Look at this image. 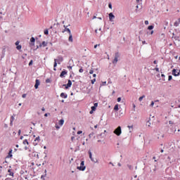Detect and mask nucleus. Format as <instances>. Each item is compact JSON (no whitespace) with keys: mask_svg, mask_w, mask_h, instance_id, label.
<instances>
[{"mask_svg":"<svg viewBox=\"0 0 180 180\" xmlns=\"http://www.w3.org/2000/svg\"><path fill=\"white\" fill-rule=\"evenodd\" d=\"M77 169L79 171H84L86 169L84 161H82L80 163V166H77Z\"/></svg>","mask_w":180,"mask_h":180,"instance_id":"nucleus-1","label":"nucleus"},{"mask_svg":"<svg viewBox=\"0 0 180 180\" xmlns=\"http://www.w3.org/2000/svg\"><path fill=\"white\" fill-rule=\"evenodd\" d=\"M113 133L116 136H120L122 134L121 127L119 126L117 129H115V131H113Z\"/></svg>","mask_w":180,"mask_h":180,"instance_id":"nucleus-2","label":"nucleus"},{"mask_svg":"<svg viewBox=\"0 0 180 180\" xmlns=\"http://www.w3.org/2000/svg\"><path fill=\"white\" fill-rule=\"evenodd\" d=\"M119 58H120V55H119L118 52H116L115 55V59H113V60H112V64H114V65L117 64Z\"/></svg>","mask_w":180,"mask_h":180,"instance_id":"nucleus-3","label":"nucleus"},{"mask_svg":"<svg viewBox=\"0 0 180 180\" xmlns=\"http://www.w3.org/2000/svg\"><path fill=\"white\" fill-rule=\"evenodd\" d=\"M172 74L175 77H177L180 75V71L179 70L173 69V71H172Z\"/></svg>","mask_w":180,"mask_h":180,"instance_id":"nucleus-4","label":"nucleus"},{"mask_svg":"<svg viewBox=\"0 0 180 180\" xmlns=\"http://www.w3.org/2000/svg\"><path fill=\"white\" fill-rule=\"evenodd\" d=\"M39 142H40V136H38V137L35 138V140L34 141L33 145L34 146H36L39 144Z\"/></svg>","mask_w":180,"mask_h":180,"instance_id":"nucleus-5","label":"nucleus"},{"mask_svg":"<svg viewBox=\"0 0 180 180\" xmlns=\"http://www.w3.org/2000/svg\"><path fill=\"white\" fill-rule=\"evenodd\" d=\"M72 85V82L71 80H68V84H64L63 86H65V89H68V88L71 87Z\"/></svg>","mask_w":180,"mask_h":180,"instance_id":"nucleus-6","label":"nucleus"},{"mask_svg":"<svg viewBox=\"0 0 180 180\" xmlns=\"http://www.w3.org/2000/svg\"><path fill=\"white\" fill-rule=\"evenodd\" d=\"M63 27L65 29L62 31V33H65V32H67L69 34H72L70 29L67 28L65 25H63Z\"/></svg>","mask_w":180,"mask_h":180,"instance_id":"nucleus-7","label":"nucleus"},{"mask_svg":"<svg viewBox=\"0 0 180 180\" xmlns=\"http://www.w3.org/2000/svg\"><path fill=\"white\" fill-rule=\"evenodd\" d=\"M68 75V71L63 70L61 72L60 75V77L63 78L65 77V75Z\"/></svg>","mask_w":180,"mask_h":180,"instance_id":"nucleus-8","label":"nucleus"},{"mask_svg":"<svg viewBox=\"0 0 180 180\" xmlns=\"http://www.w3.org/2000/svg\"><path fill=\"white\" fill-rule=\"evenodd\" d=\"M39 85H40V82H39V79L35 80V86H34V87H35L36 89H38V87H39Z\"/></svg>","mask_w":180,"mask_h":180,"instance_id":"nucleus-9","label":"nucleus"},{"mask_svg":"<svg viewBox=\"0 0 180 180\" xmlns=\"http://www.w3.org/2000/svg\"><path fill=\"white\" fill-rule=\"evenodd\" d=\"M68 41L71 43L73 42V36L72 33L69 34Z\"/></svg>","mask_w":180,"mask_h":180,"instance_id":"nucleus-10","label":"nucleus"},{"mask_svg":"<svg viewBox=\"0 0 180 180\" xmlns=\"http://www.w3.org/2000/svg\"><path fill=\"white\" fill-rule=\"evenodd\" d=\"M179 25H180V18H178V20L174 22V27H179Z\"/></svg>","mask_w":180,"mask_h":180,"instance_id":"nucleus-11","label":"nucleus"},{"mask_svg":"<svg viewBox=\"0 0 180 180\" xmlns=\"http://www.w3.org/2000/svg\"><path fill=\"white\" fill-rule=\"evenodd\" d=\"M57 67V59H54V63H53V70L56 71V68Z\"/></svg>","mask_w":180,"mask_h":180,"instance_id":"nucleus-12","label":"nucleus"},{"mask_svg":"<svg viewBox=\"0 0 180 180\" xmlns=\"http://www.w3.org/2000/svg\"><path fill=\"white\" fill-rule=\"evenodd\" d=\"M109 18H110V21H112V20H113L115 18V16L112 14V13H109Z\"/></svg>","mask_w":180,"mask_h":180,"instance_id":"nucleus-13","label":"nucleus"},{"mask_svg":"<svg viewBox=\"0 0 180 180\" xmlns=\"http://www.w3.org/2000/svg\"><path fill=\"white\" fill-rule=\"evenodd\" d=\"M46 47L47 46V42H46L45 41H42V44H39V47Z\"/></svg>","mask_w":180,"mask_h":180,"instance_id":"nucleus-14","label":"nucleus"},{"mask_svg":"<svg viewBox=\"0 0 180 180\" xmlns=\"http://www.w3.org/2000/svg\"><path fill=\"white\" fill-rule=\"evenodd\" d=\"M89 158L92 162H95V160L92 157V153L91 151H89Z\"/></svg>","mask_w":180,"mask_h":180,"instance_id":"nucleus-15","label":"nucleus"},{"mask_svg":"<svg viewBox=\"0 0 180 180\" xmlns=\"http://www.w3.org/2000/svg\"><path fill=\"white\" fill-rule=\"evenodd\" d=\"M60 96L61 98H68V95L66 94H65V93H61Z\"/></svg>","mask_w":180,"mask_h":180,"instance_id":"nucleus-16","label":"nucleus"},{"mask_svg":"<svg viewBox=\"0 0 180 180\" xmlns=\"http://www.w3.org/2000/svg\"><path fill=\"white\" fill-rule=\"evenodd\" d=\"M12 152H13L12 150H11L9 151L8 155L6 156V158H12V156H13Z\"/></svg>","mask_w":180,"mask_h":180,"instance_id":"nucleus-17","label":"nucleus"},{"mask_svg":"<svg viewBox=\"0 0 180 180\" xmlns=\"http://www.w3.org/2000/svg\"><path fill=\"white\" fill-rule=\"evenodd\" d=\"M64 123H65V121H64V120H59V122H58V124H59V126H63V124H64Z\"/></svg>","mask_w":180,"mask_h":180,"instance_id":"nucleus-18","label":"nucleus"},{"mask_svg":"<svg viewBox=\"0 0 180 180\" xmlns=\"http://www.w3.org/2000/svg\"><path fill=\"white\" fill-rule=\"evenodd\" d=\"M14 120H15L14 116H11V123H10L11 126H13V123Z\"/></svg>","mask_w":180,"mask_h":180,"instance_id":"nucleus-19","label":"nucleus"},{"mask_svg":"<svg viewBox=\"0 0 180 180\" xmlns=\"http://www.w3.org/2000/svg\"><path fill=\"white\" fill-rule=\"evenodd\" d=\"M8 172L9 173V176H13L14 173L12 172L11 169H8Z\"/></svg>","mask_w":180,"mask_h":180,"instance_id":"nucleus-20","label":"nucleus"},{"mask_svg":"<svg viewBox=\"0 0 180 180\" xmlns=\"http://www.w3.org/2000/svg\"><path fill=\"white\" fill-rule=\"evenodd\" d=\"M23 144H24V145H29L28 141H27V139H25V140L23 141Z\"/></svg>","mask_w":180,"mask_h":180,"instance_id":"nucleus-21","label":"nucleus"},{"mask_svg":"<svg viewBox=\"0 0 180 180\" xmlns=\"http://www.w3.org/2000/svg\"><path fill=\"white\" fill-rule=\"evenodd\" d=\"M30 41H31L32 43H34L33 45H34L35 38L32 37L31 38Z\"/></svg>","mask_w":180,"mask_h":180,"instance_id":"nucleus-22","label":"nucleus"},{"mask_svg":"<svg viewBox=\"0 0 180 180\" xmlns=\"http://www.w3.org/2000/svg\"><path fill=\"white\" fill-rule=\"evenodd\" d=\"M114 110L117 111L119 110V108H118V104L115 105V107H114Z\"/></svg>","mask_w":180,"mask_h":180,"instance_id":"nucleus-23","label":"nucleus"},{"mask_svg":"<svg viewBox=\"0 0 180 180\" xmlns=\"http://www.w3.org/2000/svg\"><path fill=\"white\" fill-rule=\"evenodd\" d=\"M94 135H95V134H94V132L91 133V134L89 135V139H91Z\"/></svg>","mask_w":180,"mask_h":180,"instance_id":"nucleus-24","label":"nucleus"},{"mask_svg":"<svg viewBox=\"0 0 180 180\" xmlns=\"http://www.w3.org/2000/svg\"><path fill=\"white\" fill-rule=\"evenodd\" d=\"M153 28H154V26H153V25H150V26H148V29L149 30H153Z\"/></svg>","mask_w":180,"mask_h":180,"instance_id":"nucleus-25","label":"nucleus"},{"mask_svg":"<svg viewBox=\"0 0 180 180\" xmlns=\"http://www.w3.org/2000/svg\"><path fill=\"white\" fill-rule=\"evenodd\" d=\"M44 34L45 35H48V34H49V30H44Z\"/></svg>","mask_w":180,"mask_h":180,"instance_id":"nucleus-26","label":"nucleus"},{"mask_svg":"<svg viewBox=\"0 0 180 180\" xmlns=\"http://www.w3.org/2000/svg\"><path fill=\"white\" fill-rule=\"evenodd\" d=\"M16 49H17L18 50H21V49H22V45H18L17 47H16Z\"/></svg>","mask_w":180,"mask_h":180,"instance_id":"nucleus-27","label":"nucleus"},{"mask_svg":"<svg viewBox=\"0 0 180 180\" xmlns=\"http://www.w3.org/2000/svg\"><path fill=\"white\" fill-rule=\"evenodd\" d=\"M91 82V84H94L95 82H96V79H92Z\"/></svg>","mask_w":180,"mask_h":180,"instance_id":"nucleus-28","label":"nucleus"},{"mask_svg":"<svg viewBox=\"0 0 180 180\" xmlns=\"http://www.w3.org/2000/svg\"><path fill=\"white\" fill-rule=\"evenodd\" d=\"M91 108V110H93V111L96 110V108L95 106H92Z\"/></svg>","mask_w":180,"mask_h":180,"instance_id":"nucleus-29","label":"nucleus"},{"mask_svg":"<svg viewBox=\"0 0 180 180\" xmlns=\"http://www.w3.org/2000/svg\"><path fill=\"white\" fill-rule=\"evenodd\" d=\"M55 127L56 129H60V127L59 125H58L57 124H56Z\"/></svg>","mask_w":180,"mask_h":180,"instance_id":"nucleus-30","label":"nucleus"},{"mask_svg":"<svg viewBox=\"0 0 180 180\" xmlns=\"http://www.w3.org/2000/svg\"><path fill=\"white\" fill-rule=\"evenodd\" d=\"M143 98H145V96H144V95H143V96H141V97L139 98V101H141Z\"/></svg>","mask_w":180,"mask_h":180,"instance_id":"nucleus-31","label":"nucleus"},{"mask_svg":"<svg viewBox=\"0 0 180 180\" xmlns=\"http://www.w3.org/2000/svg\"><path fill=\"white\" fill-rule=\"evenodd\" d=\"M79 72L80 73L84 72V70H83V68H80V69L79 70Z\"/></svg>","mask_w":180,"mask_h":180,"instance_id":"nucleus-32","label":"nucleus"},{"mask_svg":"<svg viewBox=\"0 0 180 180\" xmlns=\"http://www.w3.org/2000/svg\"><path fill=\"white\" fill-rule=\"evenodd\" d=\"M19 44H20V41H17L15 42V46H20Z\"/></svg>","mask_w":180,"mask_h":180,"instance_id":"nucleus-33","label":"nucleus"},{"mask_svg":"<svg viewBox=\"0 0 180 180\" xmlns=\"http://www.w3.org/2000/svg\"><path fill=\"white\" fill-rule=\"evenodd\" d=\"M77 134V135H80L82 134V131H78Z\"/></svg>","mask_w":180,"mask_h":180,"instance_id":"nucleus-34","label":"nucleus"},{"mask_svg":"<svg viewBox=\"0 0 180 180\" xmlns=\"http://www.w3.org/2000/svg\"><path fill=\"white\" fill-rule=\"evenodd\" d=\"M33 65V60H30V63H29V65L31 66Z\"/></svg>","mask_w":180,"mask_h":180,"instance_id":"nucleus-35","label":"nucleus"},{"mask_svg":"<svg viewBox=\"0 0 180 180\" xmlns=\"http://www.w3.org/2000/svg\"><path fill=\"white\" fill-rule=\"evenodd\" d=\"M98 106V103H94V107H95L96 108Z\"/></svg>","mask_w":180,"mask_h":180,"instance_id":"nucleus-36","label":"nucleus"},{"mask_svg":"<svg viewBox=\"0 0 180 180\" xmlns=\"http://www.w3.org/2000/svg\"><path fill=\"white\" fill-rule=\"evenodd\" d=\"M89 74H90V75L94 74V70H89Z\"/></svg>","mask_w":180,"mask_h":180,"instance_id":"nucleus-37","label":"nucleus"},{"mask_svg":"<svg viewBox=\"0 0 180 180\" xmlns=\"http://www.w3.org/2000/svg\"><path fill=\"white\" fill-rule=\"evenodd\" d=\"M148 24H149L148 20H146V21H145V25H148Z\"/></svg>","mask_w":180,"mask_h":180,"instance_id":"nucleus-38","label":"nucleus"},{"mask_svg":"<svg viewBox=\"0 0 180 180\" xmlns=\"http://www.w3.org/2000/svg\"><path fill=\"white\" fill-rule=\"evenodd\" d=\"M26 96H27V94H24L22 96V97L23 98H26Z\"/></svg>","mask_w":180,"mask_h":180,"instance_id":"nucleus-39","label":"nucleus"},{"mask_svg":"<svg viewBox=\"0 0 180 180\" xmlns=\"http://www.w3.org/2000/svg\"><path fill=\"white\" fill-rule=\"evenodd\" d=\"M172 79V76H169V81H171Z\"/></svg>","mask_w":180,"mask_h":180,"instance_id":"nucleus-40","label":"nucleus"},{"mask_svg":"<svg viewBox=\"0 0 180 180\" xmlns=\"http://www.w3.org/2000/svg\"><path fill=\"white\" fill-rule=\"evenodd\" d=\"M128 127H129V129H133V125H131V126H128Z\"/></svg>","mask_w":180,"mask_h":180,"instance_id":"nucleus-41","label":"nucleus"},{"mask_svg":"<svg viewBox=\"0 0 180 180\" xmlns=\"http://www.w3.org/2000/svg\"><path fill=\"white\" fill-rule=\"evenodd\" d=\"M154 104H155V103L153 102V101H152V103H151V104H150V106H153L154 105Z\"/></svg>","mask_w":180,"mask_h":180,"instance_id":"nucleus-42","label":"nucleus"},{"mask_svg":"<svg viewBox=\"0 0 180 180\" xmlns=\"http://www.w3.org/2000/svg\"><path fill=\"white\" fill-rule=\"evenodd\" d=\"M20 134H21V130L20 129V130L18 131V136H20Z\"/></svg>","mask_w":180,"mask_h":180,"instance_id":"nucleus-43","label":"nucleus"},{"mask_svg":"<svg viewBox=\"0 0 180 180\" xmlns=\"http://www.w3.org/2000/svg\"><path fill=\"white\" fill-rule=\"evenodd\" d=\"M108 7L110 9H112V5L110 4L108 5Z\"/></svg>","mask_w":180,"mask_h":180,"instance_id":"nucleus-44","label":"nucleus"},{"mask_svg":"<svg viewBox=\"0 0 180 180\" xmlns=\"http://www.w3.org/2000/svg\"><path fill=\"white\" fill-rule=\"evenodd\" d=\"M98 46V44H95L94 45V49H97Z\"/></svg>","mask_w":180,"mask_h":180,"instance_id":"nucleus-45","label":"nucleus"},{"mask_svg":"<svg viewBox=\"0 0 180 180\" xmlns=\"http://www.w3.org/2000/svg\"><path fill=\"white\" fill-rule=\"evenodd\" d=\"M120 101H121V98L120 97L117 98V102H120Z\"/></svg>","mask_w":180,"mask_h":180,"instance_id":"nucleus-46","label":"nucleus"},{"mask_svg":"<svg viewBox=\"0 0 180 180\" xmlns=\"http://www.w3.org/2000/svg\"><path fill=\"white\" fill-rule=\"evenodd\" d=\"M165 25L167 26L168 25V22H165Z\"/></svg>","mask_w":180,"mask_h":180,"instance_id":"nucleus-47","label":"nucleus"},{"mask_svg":"<svg viewBox=\"0 0 180 180\" xmlns=\"http://www.w3.org/2000/svg\"><path fill=\"white\" fill-rule=\"evenodd\" d=\"M155 70H156L157 72H160L159 68H155Z\"/></svg>","mask_w":180,"mask_h":180,"instance_id":"nucleus-48","label":"nucleus"},{"mask_svg":"<svg viewBox=\"0 0 180 180\" xmlns=\"http://www.w3.org/2000/svg\"><path fill=\"white\" fill-rule=\"evenodd\" d=\"M48 115H50L49 113H45V117H48Z\"/></svg>","mask_w":180,"mask_h":180,"instance_id":"nucleus-49","label":"nucleus"},{"mask_svg":"<svg viewBox=\"0 0 180 180\" xmlns=\"http://www.w3.org/2000/svg\"><path fill=\"white\" fill-rule=\"evenodd\" d=\"M97 18V17L96 16V15H94V17H93V20H95V19H96Z\"/></svg>","mask_w":180,"mask_h":180,"instance_id":"nucleus-50","label":"nucleus"},{"mask_svg":"<svg viewBox=\"0 0 180 180\" xmlns=\"http://www.w3.org/2000/svg\"><path fill=\"white\" fill-rule=\"evenodd\" d=\"M94 129H98V124L94 126Z\"/></svg>","mask_w":180,"mask_h":180,"instance_id":"nucleus-51","label":"nucleus"},{"mask_svg":"<svg viewBox=\"0 0 180 180\" xmlns=\"http://www.w3.org/2000/svg\"><path fill=\"white\" fill-rule=\"evenodd\" d=\"M93 77H97L96 74H94V75H93Z\"/></svg>","mask_w":180,"mask_h":180,"instance_id":"nucleus-52","label":"nucleus"},{"mask_svg":"<svg viewBox=\"0 0 180 180\" xmlns=\"http://www.w3.org/2000/svg\"><path fill=\"white\" fill-rule=\"evenodd\" d=\"M153 63L157 64L158 63L157 60H154Z\"/></svg>","mask_w":180,"mask_h":180,"instance_id":"nucleus-53","label":"nucleus"},{"mask_svg":"<svg viewBox=\"0 0 180 180\" xmlns=\"http://www.w3.org/2000/svg\"><path fill=\"white\" fill-rule=\"evenodd\" d=\"M98 30H95V33H96V34H98Z\"/></svg>","mask_w":180,"mask_h":180,"instance_id":"nucleus-54","label":"nucleus"},{"mask_svg":"<svg viewBox=\"0 0 180 180\" xmlns=\"http://www.w3.org/2000/svg\"><path fill=\"white\" fill-rule=\"evenodd\" d=\"M93 112H94V110H91L90 111V114H92Z\"/></svg>","mask_w":180,"mask_h":180,"instance_id":"nucleus-55","label":"nucleus"},{"mask_svg":"<svg viewBox=\"0 0 180 180\" xmlns=\"http://www.w3.org/2000/svg\"><path fill=\"white\" fill-rule=\"evenodd\" d=\"M139 1H142V0H136L137 3H139Z\"/></svg>","mask_w":180,"mask_h":180,"instance_id":"nucleus-56","label":"nucleus"},{"mask_svg":"<svg viewBox=\"0 0 180 180\" xmlns=\"http://www.w3.org/2000/svg\"><path fill=\"white\" fill-rule=\"evenodd\" d=\"M153 33H154V31H153V30H152V31H151V33H150V34H151V35H152Z\"/></svg>","mask_w":180,"mask_h":180,"instance_id":"nucleus-57","label":"nucleus"},{"mask_svg":"<svg viewBox=\"0 0 180 180\" xmlns=\"http://www.w3.org/2000/svg\"><path fill=\"white\" fill-rule=\"evenodd\" d=\"M42 111H45V108H42Z\"/></svg>","mask_w":180,"mask_h":180,"instance_id":"nucleus-58","label":"nucleus"},{"mask_svg":"<svg viewBox=\"0 0 180 180\" xmlns=\"http://www.w3.org/2000/svg\"><path fill=\"white\" fill-rule=\"evenodd\" d=\"M161 153H164V150H163V149L161 150Z\"/></svg>","mask_w":180,"mask_h":180,"instance_id":"nucleus-59","label":"nucleus"},{"mask_svg":"<svg viewBox=\"0 0 180 180\" xmlns=\"http://www.w3.org/2000/svg\"><path fill=\"white\" fill-rule=\"evenodd\" d=\"M165 77V75L162 74V77Z\"/></svg>","mask_w":180,"mask_h":180,"instance_id":"nucleus-60","label":"nucleus"},{"mask_svg":"<svg viewBox=\"0 0 180 180\" xmlns=\"http://www.w3.org/2000/svg\"><path fill=\"white\" fill-rule=\"evenodd\" d=\"M20 139H21V140H22V139H23V136H22L20 137Z\"/></svg>","mask_w":180,"mask_h":180,"instance_id":"nucleus-61","label":"nucleus"},{"mask_svg":"<svg viewBox=\"0 0 180 180\" xmlns=\"http://www.w3.org/2000/svg\"><path fill=\"white\" fill-rule=\"evenodd\" d=\"M153 160H155V159H156V158L154 156V157L153 158Z\"/></svg>","mask_w":180,"mask_h":180,"instance_id":"nucleus-62","label":"nucleus"},{"mask_svg":"<svg viewBox=\"0 0 180 180\" xmlns=\"http://www.w3.org/2000/svg\"><path fill=\"white\" fill-rule=\"evenodd\" d=\"M133 107H134V108H135V107H136L135 104H133Z\"/></svg>","mask_w":180,"mask_h":180,"instance_id":"nucleus-63","label":"nucleus"},{"mask_svg":"<svg viewBox=\"0 0 180 180\" xmlns=\"http://www.w3.org/2000/svg\"><path fill=\"white\" fill-rule=\"evenodd\" d=\"M16 148H19V146H18V145H16Z\"/></svg>","mask_w":180,"mask_h":180,"instance_id":"nucleus-64","label":"nucleus"}]
</instances>
